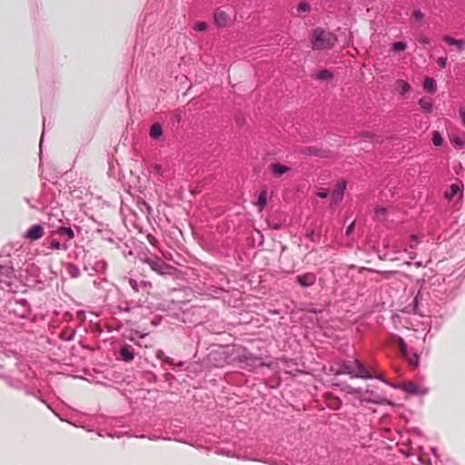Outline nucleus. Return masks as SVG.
Instances as JSON below:
<instances>
[{
  "label": "nucleus",
  "mask_w": 465,
  "mask_h": 465,
  "mask_svg": "<svg viewBox=\"0 0 465 465\" xmlns=\"http://www.w3.org/2000/svg\"><path fill=\"white\" fill-rule=\"evenodd\" d=\"M386 213V210L384 208L378 209L376 211V214L378 217H381V215H384Z\"/></svg>",
  "instance_id": "nucleus-40"
},
{
  "label": "nucleus",
  "mask_w": 465,
  "mask_h": 465,
  "mask_svg": "<svg viewBox=\"0 0 465 465\" xmlns=\"http://www.w3.org/2000/svg\"><path fill=\"white\" fill-rule=\"evenodd\" d=\"M163 134L162 126L159 124H153L150 129V136L153 139H158Z\"/></svg>",
  "instance_id": "nucleus-19"
},
{
  "label": "nucleus",
  "mask_w": 465,
  "mask_h": 465,
  "mask_svg": "<svg viewBox=\"0 0 465 465\" xmlns=\"http://www.w3.org/2000/svg\"><path fill=\"white\" fill-rule=\"evenodd\" d=\"M183 361H180L179 363H177V364H176V366H178V367H181V366H183Z\"/></svg>",
  "instance_id": "nucleus-44"
},
{
  "label": "nucleus",
  "mask_w": 465,
  "mask_h": 465,
  "mask_svg": "<svg viewBox=\"0 0 465 465\" xmlns=\"http://www.w3.org/2000/svg\"><path fill=\"white\" fill-rule=\"evenodd\" d=\"M44 235V227L39 224H35L25 233V238L30 241H36Z\"/></svg>",
  "instance_id": "nucleus-9"
},
{
  "label": "nucleus",
  "mask_w": 465,
  "mask_h": 465,
  "mask_svg": "<svg viewBox=\"0 0 465 465\" xmlns=\"http://www.w3.org/2000/svg\"><path fill=\"white\" fill-rule=\"evenodd\" d=\"M419 105L424 113H430L432 110V103L427 98H420L419 100Z\"/></svg>",
  "instance_id": "nucleus-20"
},
{
  "label": "nucleus",
  "mask_w": 465,
  "mask_h": 465,
  "mask_svg": "<svg viewBox=\"0 0 465 465\" xmlns=\"http://www.w3.org/2000/svg\"><path fill=\"white\" fill-rule=\"evenodd\" d=\"M213 20L218 27H226L231 24L230 15L223 9L218 8L213 14Z\"/></svg>",
  "instance_id": "nucleus-7"
},
{
  "label": "nucleus",
  "mask_w": 465,
  "mask_h": 465,
  "mask_svg": "<svg viewBox=\"0 0 465 465\" xmlns=\"http://www.w3.org/2000/svg\"><path fill=\"white\" fill-rule=\"evenodd\" d=\"M239 361L246 365V367L255 368L258 366H263L264 363L262 361V358L253 355L252 353L242 349V353L238 355Z\"/></svg>",
  "instance_id": "nucleus-5"
},
{
  "label": "nucleus",
  "mask_w": 465,
  "mask_h": 465,
  "mask_svg": "<svg viewBox=\"0 0 465 465\" xmlns=\"http://www.w3.org/2000/svg\"><path fill=\"white\" fill-rule=\"evenodd\" d=\"M54 233L60 237H64L66 241H70L74 237V231L70 227H59Z\"/></svg>",
  "instance_id": "nucleus-15"
},
{
  "label": "nucleus",
  "mask_w": 465,
  "mask_h": 465,
  "mask_svg": "<svg viewBox=\"0 0 465 465\" xmlns=\"http://www.w3.org/2000/svg\"><path fill=\"white\" fill-rule=\"evenodd\" d=\"M43 135H44V134H42V137H41V140H40V145H41V144H42V143H43Z\"/></svg>",
  "instance_id": "nucleus-46"
},
{
  "label": "nucleus",
  "mask_w": 465,
  "mask_h": 465,
  "mask_svg": "<svg viewBox=\"0 0 465 465\" xmlns=\"http://www.w3.org/2000/svg\"><path fill=\"white\" fill-rule=\"evenodd\" d=\"M460 116L462 121V124L465 125V111L464 110L460 111Z\"/></svg>",
  "instance_id": "nucleus-42"
},
{
  "label": "nucleus",
  "mask_w": 465,
  "mask_h": 465,
  "mask_svg": "<svg viewBox=\"0 0 465 465\" xmlns=\"http://www.w3.org/2000/svg\"><path fill=\"white\" fill-rule=\"evenodd\" d=\"M397 346H398V349H399L401 356H403L410 351L402 338L398 339Z\"/></svg>",
  "instance_id": "nucleus-22"
},
{
  "label": "nucleus",
  "mask_w": 465,
  "mask_h": 465,
  "mask_svg": "<svg viewBox=\"0 0 465 465\" xmlns=\"http://www.w3.org/2000/svg\"><path fill=\"white\" fill-rule=\"evenodd\" d=\"M15 281V271L10 264H0V288H10Z\"/></svg>",
  "instance_id": "nucleus-4"
},
{
  "label": "nucleus",
  "mask_w": 465,
  "mask_h": 465,
  "mask_svg": "<svg viewBox=\"0 0 465 465\" xmlns=\"http://www.w3.org/2000/svg\"><path fill=\"white\" fill-rule=\"evenodd\" d=\"M332 77V74L328 70H322L317 74V78L320 80H326Z\"/></svg>",
  "instance_id": "nucleus-25"
},
{
  "label": "nucleus",
  "mask_w": 465,
  "mask_h": 465,
  "mask_svg": "<svg viewBox=\"0 0 465 465\" xmlns=\"http://www.w3.org/2000/svg\"><path fill=\"white\" fill-rule=\"evenodd\" d=\"M311 42L313 49L325 50L333 47L337 38L334 34L318 27L313 30Z\"/></svg>",
  "instance_id": "nucleus-1"
},
{
  "label": "nucleus",
  "mask_w": 465,
  "mask_h": 465,
  "mask_svg": "<svg viewBox=\"0 0 465 465\" xmlns=\"http://www.w3.org/2000/svg\"><path fill=\"white\" fill-rule=\"evenodd\" d=\"M156 357L160 360H163L165 356H164V353L162 350H159L157 352H156Z\"/></svg>",
  "instance_id": "nucleus-41"
},
{
  "label": "nucleus",
  "mask_w": 465,
  "mask_h": 465,
  "mask_svg": "<svg viewBox=\"0 0 465 465\" xmlns=\"http://www.w3.org/2000/svg\"><path fill=\"white\" fill-rule=\"evenodd\" d=\"M105 269H106V262L104 261L100 260V261L95 262V263L94 265V270L96 272H103L105 271Z\"/></svg>",
  "instance_id": "nucleus-23"
},
{
  "label": "nucleus",
  "mask_w": 465,
  "mask_h": 465,
  "mask_svg": "<svg viewBox=\"0 0 465 465\" xmlns=\"http://www.w3.org/2000/svg\"><path fill=\"white\" fill-rule=\"evenodd\" d=\"M354 226H355L354 223H351L347 227V229H346V235H350V234L352 232V231L354 230Z\"/></svg>",
  "instance_id": "nucleus-38"
},
{
  "label": "nucleus",
  "mask_w": 465,
  "mask_h": 465,
  "mask_svg": "<svg viewBox=\"0 0 465 465\" xmlns=\"http://www.w3.org/2000/svg\"><path fill=\"white\" fill-rule=\"evenodd\" d=\"M424 16L423 13L420 10H415L413 13H412V17L415 19V20H420L422 19Z\"/></svg>",
  "instance_id": "nucleus-30"
},
{
  "label": "nucleus",
  "mask_w": 465,
  "mask_h": 465,
  "mask_svg": "<svg viewBox=\"0 0 465 465\" xmlns=\"http://www.w3.org/2000/svg\"><path fill=\"white\" fill-rule=\"evenodd\" d=\"M270 171L275 177H280L282 174L288 173L290 168L279 163H273L270 165Z\"/></svg>",
  "instance_id": "nucleus-13"
},
{
  "label": "nucleus",
  "mask_w": 465,
  "mask_h": 465,
  "mask_svg": "<svg viewBox=\"0 0 465 465\" xmlns=\"http://www.w3.org/2000/svg\"><path fill=\"white\" fill-rule=\"evenodd\" d=\"M397 388L401 389L408 394L412 395H425L429 392V389L420 385L414 381H407L402 383L401 385L397 386Z\"/></svg>",
  "instance_id": "nucleus-6"
},
{
  "label": "nucleus",
  "mask_w": 465,
  "mask_h": 465,
  "mask_svg": "<svg viewBox=\"0 0 465 465\" xmlns=\"http://www.w3.org/2000/svg\"><path fill=\"white\" fill-rule=\"evenodd\" d=\"M452 143H455L456 145L461 147L464 143L463 140L459 138V137H456L452 140Z\"/></svg>",
  "instance_id": "nucleus-36"
},
{
  "label": "nucleus",
  "mask_w": 465,
  "mask_h": 465,
  "mask_svg": "<svg viewBox=\"0 0 465 465\" xmlns=\"http://www.w3.org/2000/svg\"><path fill=\"white\" fill-rule=\"evenodd\" d=\"M162 361L167 364H170V365L173 364V361L170 357L165 356Z\"/></svg>",
  "instance_id": "nucleus-43"
},
{
  "label": "nucleus",
  "mask_w": 465,
  "mask_h": 465,
  "mask_svg": "<svg viewBox=\"0 0 465 465\" xmlns=\"http://www.w3.org/2000/svg\"><path fill=\"white\" fill-rule=\"evenodd\" d=\"M18 303H20L24 307L23 317H25V313H27L29 310L28 304L25 300H21Z\"/></svg>",
  "instance_id": "nucleus-31"
},
{
  "label": "nucleus",
  "mask_w": 465,
  "mask_h": 465,
  "mask_svg": "<svg viewBox=\"0 0 465 465\" xmlns=\"http://www.w3.org/2000/svg\"><path fill=\"white\" fill-rule=\"evenodd\" d=\"M345 189L346 183L344 181H341L337 183L336 189L333 191L331 195V207H334L342 200Z\"/></svg>",
  "instance_id": "nucleus-8"
},
{
  "label": "nucleus",
  "mask_w": 465,
  "mask_h": 465,
  "mask_svg": "<svg viewBox=\"0 0 465 465\" xmlns=\"http://www.w3.org/2000/svg\"><path fill=\"white\" fill-rule=\"evenodd\" d=\"M151 173L162 174V167L158 164L152 166Z\"/></svg>",
  "instance_id": "nucleus-33"
},
{
  "label": "nucleus",
  "mask_w": 465,
  "mask_h": 465,
  "mask_svg": "<svg viewBox=\"0 0 465 465\" xmlns=\"http://www.w3.org/2000/svg\"><path fill=\"white\" fill-rule=\"evenodd\" d=\"M120 359L125 362H130L134 358V351L131 345L124 344L120 349Z\"/></svg>",
  "instance_id": "nucleus-11"
},
{
  "label": "nucleus",
  "mask_w": 465,
  "mask_h": 465,
  "mask_svg": "<svg viewBox=\"0 0 465 465\" xmlns=\"http://www.w3.org/2000/svg\"><path fill=\"white\" fill-rule=\"evenodd\" d=\"M144 262L150 266V268L155 272L161 275H173L175 272V268L157 256L146 257Z\"/></svg>",
  "instance_id": "nucleus-2"
},
{
  "label": "nucleus",
  "mask_w": 465,
  "mask_h": 465,
  "mask_svg": "<svg viewBox=\"0 0 465 465\" xmlns=\"http://www.w3.org/2000/svg\"><path fill=\"white\" fill-rule=\"evenodd\" d=\"M402 357L408 361L409 365H411V367L417 368L419 366L420 356L417 353V351H414L413 349H411Z\"/></svg>",
  "instance_id": "nucleus-12"
},
{
  "label": "nucleus",
  "mask_w": 465,
  "mask_h": 465,
  "mask_svg": "<svg viewBox=\"0 0 465 465\" xmlns=\"http://www.w3.org/2000/svg\"><path fill=\"white\" fill-rule=\"evenodd\" d=\"M50 248L54 250H66L67 245L60 243L57 240L52 239L50 242Z\"/></svg>",
  "instance_id": "nucleus-24"
},
{
  "label": "nucleus",
  "mask_w": 465,
  "mask_h": 465,
  "mask_svg": "<svg viewBox=\"0 0 465 465\" xmlns=\"http://www.w3.org/2000/svg\"><path fill=\"white\" fill-rule=\"evenodd\" d=\"M153 241H155V239H154V238H153V237H152V239H151V238L149 239V242H150V243H152V244L153 243Z\"/></svg>",
  "instance_id": "nucleus-45"
},
{
  "label": "nucleus",
  "mask_w": 465,
  "mask_h": 465,
  "mask_svg": "<svg viewBox=\"0 0 465 465\" xmlns=\"http://www.w3.org/2000/svg\"><path fill=\"white\" fill-rule=\"evenodd\" d=\"M129 284L134 291H138L137 282L134 279H129Z\"/></svg>",
  "instance_id": "nucleus-37"
},
{
  "label": "nucleus",
  "mask_w": 465,
  "mask_h": 465,
  "mask_svg": "<svg viewBox=\"0 0 465 465\" xmlns=\"http://www.w3.org/2000/svg\"><path fill=\"white\" fill-rule=\"evenodd\" d=\"M317 196L320 198H326L328 196V192L327 191L318 192Z\"/></svg>",
  "instance_id": "nucleus-39"
},
{
  "label": "nucleus",
  "mask_w": 465,
  "mask_h": 465,
  "mask_svg": "<svg viewBox=\"0 0 465 465\" xmlns=\"http://www.w3.org/2000/svg\"><path fill=\"white\" fill-rule=\"evenodd\" d=\"M363 136L366 137V138L371 139L372 143H379L380 142V137L379 136H376V135H373V134H365Z\"/></svg>",
  "instance_id": "nucleus-32"
},
{
  "label": "nucleus",
  "mask_w": 465,
  "mask_h": 465,
  "mask_svg": "<svg viewBox=\"0 0 465 465\" xmlns=\"http://www.w3.org/2000/svg\"><path fill=\"white\" fill-rule=\"evenodd\" d=\"M343 371L352 377L371 379L372 376L369 373L365 366L358 360L347 361L342 365Z\"/></svg>",
  "instance_id": "nucleus-3"
},
{
  "label": "nucleus",
  "mask_w": 465,
  "mask_h": 465,
  "mask_svg": "<svg viewBox=\"0 0 465 465\" xmlns=\"http://www.w3.org/2000/svg\"><path fill=\"white\" fill-rule=\"evenodd\" d=\"M207 27H208V25L205 22H200L195 25L194 30L203 32V31H205L207 29Z\"/></svg>",
  "instance_id": "nucleus-29"
},
{
  "label": "nucleus",
  "mask_w": 465,
  "mask_h": 465,
  "mask_svg": "<svg viewBox=\"0 0 465 465\" xmlns=\"http://www.w3.org/2000/svg\"><path fill=\"white\" fill-rule=\"evenodd\" d=\"M73 276L76 277L75 272H73Z\"/></svg>",
  "instance_id": "nucleus-47"
},
{
  "label": "nucleus",
  "mask_w": 465,
  "mask_h": 465,
  "mask_svg": "<svg viewBox=\"0 0 465 465\" xmlns=\"http://www.w3.org/2000/svg\"><path fill=\"white\" fill-rule=\"evenodd\" d=\"M437 64L441 67L444 68L447 64V59L445 57H440L437 60Z\"/></svg>",
  "instance_id": "nucleus-34"
},
{
  "label": "nucleus",
  "mask_w": 465,
  "mask_h": 465,
  "mask_svg": "<svg viewBox=\"0 0 465 465\" xmlns=\"http://www.w3.org/2000/svg\"><path fill=\"white\" fill-rule=\"evenodd\" d=\"M419 42L422 45H429L430 40L429 37L422 35L420 37Z\"/></svg>",
  "instance_id": "nucleus-35"
},
{
  "label": "nucleus",
  "mask_w": 465,
  "mask_h": 465,
  "mask_svg": "<svg viewBox=\"0 0 465 465\" xmlns=\"http://www.w3.org/2000/svg\"><path fill=\"white\" fill-rule=\"evenodd\" d=\"M423 88L430 93L436 91V82L433 78L426 77L423 83Z\"/></svg>",
  "instance_id": "nucleus-18"
},
{
  "label": "nucleus",
  "mask_w": 465,
  "mask_h": 465,
  "mask_svg": "<svg viewBox=\"0 0 465 465\" xmlns=\"http://www.w3.org/2000/svg\"><path fill=\"white\" fill-rule=\"evenodd\" d=\"M297 13H302L310 10V5L306 2H301L297 5Z\"/></svg>",
  "instance_id": "nucleus-28"
},
{
  "label": "nucleus",
  "mask_w": 465,
  "mask_h": 465,
  "mask_svg": "<svg viewBox=\"0 0 465 465\" xmlns=\"http://www.w3.org/2000/svg\"><path fill=\"white\" fill-rule=\"evenodd\" d=\"M73 276L76 277L75 272H73Z\"/></svg>",
  "instance_id": "nucleus-48"
},
{
  "label": "nucleus",
  "mask_w": 465,
  "mask_h": 465,
  "mask_svg": "<svg viewBox=\"0 0 465 465\" xmlns=\"http://www.w3.org/2000/svg\"><path fill=\"white\" fill-rule=\"evenodd\" d=\"M316 275L312 272H307L297 276V282L302 287H309L315 283Z\"/></svg>",
  "instance_id": "nucleus-10"
},
{
  "label": "nucleus",
  "mask_w": 465,
  "mask_h": 465,
  "mask_svg": "<svg viewBox=\"0 0 465 465\" xmlns=\"http://www.w3.org/2000/svg\"><path fill=\"white\" fill-rule=\"evenodd\" d=\"M442 40L450 45L456 46L458 52H462L465 49V40H456L450 35L443 36Z\"/></svg>",
  "instance_id": "nucleus-14"
},
{
  "label": "nucleus",
  "mask_w": 465,
  "mask_h": 465,
  "mask_svg": "<svg viewBox=\"0 0 465 465\" xmlns=\"http://www.w3.org/2000/svg\"><path fill=\"white\" fill-rule=\"evenodd\" d=\"M396 90L401 95H404L411 90V85L404 80H397Z\"/></svg>",
  "instance_id": "nucleus-17"
},
{
  "label": "nucleus",
  "mask_w": 465,
  "mask_h": 465,
  "mask_svg": "<svg viewBox=\"0 0 465 465\" xmlns=\"http://www.w3.org/2000/svg\"><path fill=\"white\" fill-rule=\"evenodd\" d=\"M407 47L406 44L403 42H396L391 45V50L394 52L403 51Z\"/></svg>",
  "instance_id": "nucleus-27"
},
{
  "label": "nucleus",
  "mask_w": 465,
  "mask_h": 465,
  "mask_svg": "<svg viewBox=\"0 0 465 465\" xmlns=\"http://www.w3.org/2000/svg\"><path fill=\"white\" fill-rule=\"evenodd\" d=\"M266 202H267V192L265 190H263V191H262L260 193L259 197H258V201H257V204H258V206H259L261 211L266 205Z\"/></svg>",
  "instance_id": "nucleus-21"
},
{
  "label": "nucleus",
  "mask_w": 465,
  "mask_h": 465,
  "mask_svg": "<svg viewBox=\"0 0 465 465\" xmlns=\"http://www.w3.org/2000/svg\"><path fill=\"white\" fill-rule=\"evenodd\" d=\"M442 137L440 136V133L439 132H433V134H432V143L435 146H440L442 144Z\"/></svg>",
  "instance_id": "nucleus-26"
},
{
  "label": "nucleus",
  "mask_w": 465,
  "mask_h": 465,
  "mask_svg": "<svg viewBox=\"0 0 465 465\" xmlns=\"http://www.w3.org/2000/svg\"><path fill=\"white\" fill-rule=\"evenodd\" d=\"M460 193L459 184H451L448 190L445 191L444 196L447 200L452 201Z\"/></svg>",
  "instance_id": "nucleus-16"
}]
</instances>
